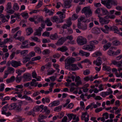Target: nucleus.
<instances>
[{"instance_id":"obj_1","label":"nucleus","mask_w":122,"mask_h":122,"mask_svg":"<svg viewBox=\"0 0 122 122\" xmlns=\"http://www.w3.org/2000/svg\"><path fill=\"white\" fill-rule=\"evenodd\" d=\"M82 13H84L87 17L91 16L92 12L89 7H86L83 8L81 11Z\"/></svg>"},{"instance_id":"obj_2","label":"nucleus","mask_w":122,"mask_h":122,"mask_svg":"<svg viewBox=\"0 0 122 122\" xmlns=\"http://www.w3.org/2000/svg\"><path fill=\"white\" fill-rule=\"evenodd\" d=\"M77 42L79 45H83L86 44L87 40L81 36H78L77 39Z\"/></svg>"},{"instance_id":"obj_3","label":"nucleus","mask_w":122,"mask_h":122,"mask_svg":"<svg viewBox=\"0 0 122 122\" xmlns=\"http://www.w3.org/2000/svg\"><path fill=\"white\" fill-rule=\"evenodd\" d=\"M71 18L70 17L66 21L67 24H65L61 27L63 29H67V27H70L72 24L71 22Z\"/></svg>"},{"instance_id":"obj_4","label":"nucleus","mask_w":122,"mask_h":122,"mask_svg":"<svg viewBox=\"0 0 122 122\" xmlns=\"http://www.w3.org/2000/svg\"><path fill=\"white\" fill-rule=\"evenodd\" d=\"M110 0H108L107 1L104 0L102 1L101 3L102 4L106 6L108 9H110L112 7V6L110 1Z\"/></svg>"},{"instance_id":"obj_5","label":"nucleus","mask_w":122,"mask_h":122,"mask_svg":"<svg viewBox=\"0 0 122 122\" xmlns=\"http://www.w3.org/2000/svg\"><path fill=\"white\" fill-rule=\"evenodd\" d=\"M11 65L12 66L15 68H16L19 66H20L21 64L20 61H17L14 60L11 61Z\"/></svg>"},{"instance_id":"obj_6","label":"nucleus","mask_w":122,"mask_h":122,"mask_svg":"<svg viewBox=\"0 0 122 122\" xmlns=\"http://www.w3.org/2000/svg\"><path fill=\"white\" fill-rule=\"evenodd\" d=\"M23 76L24 79V81H29L31 80V77L30 74L28 73H25L23 75Z\"/></svg>"},{"instance_id":"obj_7","label":"nucleus","mask_w":122,"mask_h":122,"mask_svg":"<svg viewBox=\"0 0 122 122\" xmlns=\"http://www.w3.org/2000/svg\"><path fill=\"white\" fill-rule=\"evenodd\" d=\"M66 40V39L64 37H62L58 40L57 42L55 43L56 45H62Z\"/></svg>"},{"instance_id":"obj_8","label":"nucleus","mask_w":122,"mask_h":122,"mask_svg":"<svg viewBox=\"0 0 122 122\" xmlns=\"http://www.w3.org/2000/svg\"><path fill=\"white\" fill-rule=\"evenodd\" d=\"M109 90L110 91L109 92H102L100 94L103 97H105L106 96L112 93L113 91L110 88L109 89Z\"/></svg>"},{"instance_id":"obj_9","label":"nucleus","mask_w":122,"mask_h":122,"mask_svg":"<svg viewBox=\"0 0 122 122\" xmlns=\"http://www.w3.org/2000/svg\"><path fill=\"white\" fill-rule=\"evenodd\" d=\"M93 63L94 64L96 63V65L98 66H100L102 63L101 58L100 57H98L96 61L95 60L93 61Z\"/></svg>"},{"instance_id":"obj_10","label":"nucleus","mask_w":122,"mask_h":122,"mask_svg":"<svg viewBox=\"0 0 122 122\" xmlns=\"http://www.w3.org/2000/svg\"><path fill=\"white\" fill-rule=\"evenodd\" d=\"M65 61H67V63L71 64L76 61V59L75 58L71 57L68 59H66Z\"/></svg>"},{"instance_id":"obj_11","label":"nucleus","mask_w":122,"mask_h":122,"mask_svg":"<svg viewBox=\"0 0 122 122\" xmlns=\"http://www.w3.org/2000/svg\"><path fill=\"white\" fill-rule=\"evenodd\" d=\"M42 30V28L40 27H39L38 29L36 30V31L35 32L34 34V36L37 35L38 36H40L41 35V31Z\"/></svg>"},{"instance_id":"obj_12","label":"nucleus","mask_w":122,"mask_h":122,"mask_svg":"<svg viewBox=\"0 0 122 122\" xmlns=\"http://www.w3.org/2000/svg\"><path fill=\"white\" fill-rule=\"evenodd\" d=\"M51 20L53 22H56L57 23H59V19L56 16H54L51 17Z\"/></svg>"},{"instance_id":"obj_13","label":"nucleus","mask_w":122,"mask_h":122,"mask_svg":"<svg viewBox=\"0 0 122 122\" xmlns=\"http://www.w3.org/2000/svg\"><path fill=\"white\" fill-rule=\"evenodd\" d=\"M68 50V48L66 46H62L61 47L58 48L57 49L58 51H60L62 52H65Z\"/></svg>"},{"instance_id":"obj_14","label":"nucleus","mask_w":122,"mask_h":122,"mask_svg":"<svg viewBox=\"0 0 122 122\" xmlns=\"http://www.w3.org/2000/svg\"><path fill=\"white\" fill-rule=\"evenodd\" d=\"M28 41H25L22 42V44L20 47L21 48H28Z\"/></svg>"},{"instance_id":"obj_15","label":"nucleus","mask_w":122,"mask_h":122,"mask_svg":"<svg viewBox=\"0 0 122 122\" xmlns=\"http://www.w3.org/2000/svg\"><path fill=\"white\" fill-rule=\"evenodd\" d=\"M72 0H66L64 2V5L66 8H69L70 7V4Z\"/></svg>"},{"instance_id":"obj_16","label":"nucleus","mask_w":122,"mask_h":122,"mask_svg":"<svg viewBox=\"0 0 122 122\" xmlns=\"http://www.w3.org/2000/svg\"><path fill=\"white\" fill-rule=\"evenodd\" d=\"M110 21L109 20H106L103 18L100 19L99 21L100 23L102 24H107L109 23Z\"/></svg>"},{"instance_id":"obj_17","label":"nucleus","mask_w":122,"mask_h":122,"mask_svg":"<svg viewBox=\"0 0 122 122\" xmlns=\"http://www.w3.org/2000/svg\"><path fill=\"white\" fill-rule=\"evenodd\" d=\"M9 106V104H7L6 105L4 106L2 108V114H5L6 113V112H5L8 109Z\"/></svg>"},{"instance_id":"obj_18","label":"nucleus","mask_w":122,"mask_h":122,"mask_svg":"<svg viewBox=\"0 0 122 122\" xmlns=\"http://www.w3.org/2000/svg\"><path fill=\"white\" fill-rule=\"evenodd\" d=\"M110 30H114V33H118L119 31L118 28L117 27L113 26L110 27Z\"/></svg>"},{"instance_id":"obj_19","label":"nucleus","mask_w":122,"mask_h":122,"mask_svg":"<svg viewBox=\"0 0 122 122\" xmlns=\"http://www.w3.org/2000/svg\"><path fill=\"white\" fill-rule=\"evenodd\" d=\"M15 80V77L14 76H12L10 78H8L6 80V82L9 83L14 82Z\"/></svg>"},{"instance_id":"obj_20","label":"nucleus","mask_w":122,"mask_h":122,"mask_svg":"<svg viewBox=\"0 0 122 122\" xmlns=\"http://www.w3.org/2000/svg\"><path fill=\"white\" fill-rule=\"evenodd\" d=\"M26 35L29 36L33 32V30L31 27L27 28L26 30Z\"/></svg>"},{"instance_id":"obj_21","label":"nucleus","mask_w":122,"mask_h":122,"mask_svg":"<svg viewBox=\"0 0 122 122\" xmlns=\"http://www.w3.org/2000/svg\"><path fill=\"white\" fill-rule=\"evenodd\" d=\"M71 66L72 67L71 68V70L72 71H74L79 69V68L77 66L76 64H71Z\"/></svg>"},{"instance_id":"obj_22","label":"nucleus","mask_w":122,"mask_h":122,"mask_svg":"<svg viewBox=\"0 0 122 122\" xmlns=\"http://www.w3.org/2000/svg\"><path fill=\"white\" fill-rule=\"evenodd\" d=\"M95 48V46L93 44H90V45H88V50L89 51L93 50Z\"/></svg>"},{"instance_id":"obj_23","label":"nucleus","mask_w":122,"mask_h":122,"mask_svg":"<svg viewBox=\"0 0 122 122\" xmlns=\"http://www.w3.org/2000/svg\"><path fill=\"white\" fill-rule=\"evenodd\" d=\"M16 107V104L15 103H13L8 106V108L9 110H11L14 109Z\"/></svg>"},{"instance_id":"obj_24","label":"nucleus","mask_w":122,"mask_h":122,"mask_svg":"<svg viewBox=\"0 0 122 122\" xmlns=\"http://www.w3.org/2000/svg\"><path fill=\"white\" fill-rule=\"evenodd\" d=\"M50 39L52 40H55L58 38V36L57 34L55 33L51 35L50 36Z\"/></svg>"},{"instance_id":"obj_25","label":"nucleus","mask_w":122,"mask_h":122,"mask_svg":"<svg viewBox=\"0 0 122 122\" xmlns=\"http://www.w3.org/2000/svg\"><path fill=\"white\" fill-rule=\"evenodd\" d=\"M45 22L46 24V25L47 26H50L52 25V22L50 21V20L48 18L45 20Z\"/></svg>"},{"instance_id":"obj_26","label":"nucleus","mask_w":122,"mask_h":122,"mask_svg":"<svg viewBox=\"0 0 122 122\" xmlns=\"http://www.w3.org/2000/svg\"><path fill=\"white\" fill-rule=\"evenodd\" d=\"M14 69L12 67H9L7 68V71H6L9 74L11 72H14Z\"/></svg>"},{"instance_id":"obj_27","label":"nucleus","mask_w":122,"mask_h":122,"mask_svg":"<svg viewBox=\"0 0 122 122\" xmlns=\"http://www.w3.org/2000/svg\"><path fill=\"white\" fill-rule=\"evenodd\" d=\"M67 62L65 61V68L66 69H69V70H71L70 67V66H71V64H69V63H67Z\"/></svg>"},{"instance_id":"obj_28","label":"nucleus","mask_w":122,"mask_h":122,"mask_svg":"<svg viewBox=\"0 0 122 122\" xmlns=\"http://www.w3.org/2000/svg\"><path fill=\"white\" fill-rule=\"evenodd\" d=\"M103 69L104 71H110L111 70L110 67L107 66H103Z\"/></svg>"},{"instance_id":"obj_29","label":"nucleus","mask_w":122,"mask_h":122,"mask_svg":"<svg viewBox=\"0 0 122 122\" xmlns=\"http://www.w3.org/2000/svg\"><path fill=\"white\" fill-rule=\"evenodd\" d=\"M39 117H40L38 118V121H40L41 120L46 118L47 117V116H45L43 115L40 114L39 115Z\"/></svg>"},{"instance_id":"obj_30","label":"nucleus","mask_w":122,"mask_h":122,"mask_svg":"<svg viewBox=\"0 0 122 122\" xmlns=\"http://www.w3.org/2000/svg\"><path fill=\"white\" fill-rule=\"evenodd\" d=\"M111 46V44L110 42H108L106 45H104L103 47L105 49V51H106L107 49L109 48Z\"/></svg>"},{"instance_id":"obj_31","label":"nucleus","mask_w":122,"mask_h":122,"mask_svg":"<svg viewBox=\"0 0 122 122\" xmlns=\"http://www.w3.org/2000/svg\"><path fill=\"white\" fill-rule=\"evenodd\" d=\"M32 40H33L34 41H37L38 42H40V39H38V38L35 36H32L30 37Z\"/></svg>"},{"instance_id":"obj_32","label":"nucleus","mask_w":122,"mask_h":122,"mask_svg":"<svg viewBox=\"0 0 122 122\" xmlns=\"http://www.w3.org/2000/svg\"><path fill=\"white\" fill-rule=\"evenodd\" d=\"M28 14L27 13L24 12L21 14V15L24 18L26 19L28 17Z\"/></svg>"},{"instance_id":"obj_33","label":"nucleus","mask_w":122,"mask_h":122,"mask_svg":"<svg viewBox=\"0 0 122 122\" xmlns=\"http://www.w3.org/2000/svg\"><path fill=\"white\" fill-rule=\"evenodd\" d=\"M13 9L16 10H18L19 9V7L17 3H14L13 6Z\"/></svg>"},{"instance_id":"obj_34","label":"nucleus","mask_w":122,"mask_h":122,"mask_svg":"<svg viewBox=\"0 0 122 122\" xmlns=\"http://www.w3.org/2000/svg\"><path fill=\"white\" fill-rule=\"evenodd\" d=\"M21 106L20 104H19L16 106V111L17 112H18L20 111L21 109Z\"/></svg>"},{"instance_id":"obj_35","label":"nucleus","mask_w":122,"mask_h":122,"mask_svg":"<svg viewBox=\"0 0 122 122\" xmlns=\"http://www.w3.org/2000/svg\"><path fill=\"white\" fill-rule=\"evenodd\" d=\"M113 44L114 45L118 46L121 44V42L118 40H115L113 42Z\"/></svg>"},{"instance_id":"obj_36","label":"nucleus","mask_w":122,"mask_h":122,"mask_svg":"<svg viewBox=\"0 0 122 122\" xmlns=\"http://www.w3.org/2000/svg\"><path fill=\"white\" fill-rule=\"evenodd\" d=\"M110 1L112 5H114L117 6V2L116 0H110Z\"/></svg>"},{"instance_id":"obj_37","label":"nucleus","mask_w":122,"mask_h":122,"mask_svg":"<svg viewBox=\"0 0 122 122\" xmlns=\"http://www.w3.org/2000/svg\"><path fill=\"white\" fill-rule=\"evenodd\" d=\"M34 50L35 52H37L39 54H40L41 53V49L39 47H35Z\"/></svg>"},{"instance_id":"obj_38","label":"nucleus","mask_w":122,"mask_h":122,"mask_svg":"<svg viewBox=\"0 0 122 122\" xmlns=\"http://www.w3.org/2000/svg\"><path fill=\"white\" fill-rule=\"evenodd\" d=\"M94 32L96 34H98L100 33V30L99 28H97L93 30Z\"/></svg>"},{"instance_id":"obj_39","label":"nucleus","mask_w":122,"mask_h":122,"mask_svg":"<svg viewBox=\"0 0 122 122\" xmlns=\"http://www.w3.org/2000/svg\"><path fill=\"white\" fill-rule=\"evenodd\" d=\"M22 98H25L26 100L29 101L30 100L31 102H33V101L32 100L30 97H28L26 95H24L22 97Z\"/></svg>"},{"instance_id":"obj_40","label":"nucleus","mask_w":122,"mask_h":122,"mask_svg":"<svg viewBox=\"0 0 122 122\" xmlns=\"http://www.w3.org/2000/svg\"><path fill=\"white\" fill-rule=\"evenodd\" d=\"M17 76L16 79V81L17 83H19L21 81L22 77L21 76Z\"/></svg>"},{"instance_id":"obj_41","label":"nucleus","mask_w":122,"mask_h":122,"mask_svg":"<svg viewBox=\"0 0 122 122\" xmlns=\"http://www.w3.org/2000/svg\"><path fill=\"white\" fill-rule=\"evenodd\" d=\"M55 71H56L54 70H47L48 73L47 74V75H51L54 73Z\"/></svg>"},{"instance_id":"obj_42","label":"nucleus","mask_w":122,"mask_h":122,"mask_svg":"<svg viewBox=\"0 0 122 122\" xmlns=\"http://www.w3.org/2000/svg\"><path fill=\"white\" fill-rule=\"evenodd\" d=\"M38 83V82H30V85L31 86H34L35 87H36L37 86Z\"/></svg>"},{"instance_id":"obj_43","label":"nucleus","mask_w":122,"mask_h":122,"mask_svg":"<svg viewBox=\"0 0 122 122\" xmlns=\"http://www.w3.org/2000/svg\"><path fill=\"white\" fill-rule=\"evenodd\" d=\"M53 104L54 106H57L60 104V101H54L53 102Z\"/></svg>"},{"instance_id":"obj_44","label":"nucleus","mask_w":122,"mask_h":122,"mask_svg":"<svg viewBox=\"0 0 122 122\" xmlns=\"http://www.w3.org/2000/svg\"><path fill=\"white\" fill-rule=\"evenodd\" d=\"M16 73L18 74L17 76H20L21 74L23 72L22 70H20L19 69H17L16 71Z\"/></svg>"},{"instance_id":"obj_45","label":"nucleus","mask_w":122,"mask_h":122,"mask_svg":"<svg viewBox=\"0 0 122 122\" xmlns=\"http://www.w3.org/2000/svg\"><path fill=\"white\" fill-rule=\"evenodd\" d=\"M98 41L97 40H94L90 41L89 43L90 44H97L98 43Z\"/></svg>"},{"instance_id":"obj_46","label":"nucleus","mask_w":122,"mask_h":122,"mask_svg":"<svg viewBox=\"0 0 122 122\" xmlns=\"http://www.w3.org/2000/svg\"><path fill=\"white\" fill-rule=\"evenodd\" d=\"M11 7V2L8 3L6 5V10H8L10 9Z\"/></svg>"},{"instance_id":"obj_47","label":"nucleus","mask_w":122,"mask_h":122,"mask_svg":"<svg viewBox=\"0 0 122 122\" xmlns=\"http://www.w3.org/2000/svg\"><path fill=\"white\" fill-rule=\"evenodd\" d=\"M50 32L47 31H45L42 34V36H46L49 37L50 36Z\"/></svg>"},{"instance_id":"obj_48","label":"nucleus","mask_w":122,"mask_h":122,"mask_svg":"<svg viewBox=\"0 0 122 122\" xmlns=\"http://www.w3.org/2000/svg\"><path fill=\"white\" fill-rule=\"evenodd\" d=\"M40 110V107L38 106H36L33 109V111H39Z\"/></svg>"},{"instance_id":"obj_49","label":"nucleus","mask_w":122,"mask_h":122,"mask_svg":"<svg viewBox=\"0 0 122 122\" xmlns=\"http://www.w3.org/2000/svg\"><path fill=\"white\" fill-rule=\"evenodd\" d=\"M50 51L49 50L47 49L46 50H44L42 52V53L43 55H46L50 53Z\"/></svg>"},{"instance_id":"obj_50","label":"nucleus","mask_w":122,"mask_h":122,"mask_svg":"<svg viewBox=\"0 0 122 122\" xmlns=\"http://www.w3.org/2000/svg\"><path fill=\"white\" fill-rule=\"evenodd\" d=\"M102 12L103 15H106L108 14L109 12L107 10H104L103 9V8L102 9Z\"/></svg>"},{"instance_id":"obj_51","label":"nucleus","mask_w":122,"mask_h":122,"mask_svg":"<svg viewBox=\"0 0 122 122\" xmlns=\"http://www.w3.org/2000/svg\"><path fill=\"white\" fill-rule=\"evenodd\" d=\"M44 111L47 114L49 113L50 112V111L49 109H47V107L45 106L44 108Z\"/></svg>"},{"instance_id":"obj_52","label":"nucleus","mask_w":122,"mask_h":122,"mask_svg":"<svg viewBox=\"0 0 122 122\" xmlns=\"http://www.w3.org/2000/svg\"><path fill=\"white\" fill-rule=\"evenodd\" d=\"M78 17V16L77 15L74 14L72 15L71 18L72 19V20H74L76 19Z\"/></svg>"},{"instance_id":"obj_53","label":"nucleus","mask_w":122,"mask_h":122,"mask_svg":"<svg viewBox=\"0 0 122 122\" xmlns=\"http://www.w3.org/2000/svg\"><path fill=\"white\" fill-rule=\"evenodd\" d=\"M87 25L86 24H85L81 26V29L83 30H84L87 29Z\"/></svg>"},{"instance_id":"obj_54","label":"nucleus","mask_w":122,"mask_h":122,"mask_svg":"<svg viewBox=\"0 0 122 122\" xmlns=\"http://www.w3.org/2000/svg\"><path fill=\"white\" fill-rule=\"evenodd\" d=\"M61 55L59 53H56L53 56V57L54 58H58Z\"/></svg>"},{"instance_id":"obj_55","label":"nucleus","mask_w":122,"mask_h":122,"mask_svg":"<svg viewBox=\"0 0 122 122\" xmlns=\"http://www.w3.org/2000/svg\"><path fill=\"white\" fill-rule=\"evenodd\" d=\"M42 2L41 1H40L39 3L37 5V6L36 7V9H38L42 5Z\"/></svg>"},{"instance_id":"obj_56","label":"nucleus","mask_w":122,"mask_h":122,"mask_svg":"<svg viewBox=\"0 0 122 122\" xmlns=\"http://www.w3.org/2000/svg\"><path fill=\"white\" fill-rule=\"evenodd\" d=\"M107 54L109 55L112 56L114 54V52L112 50H110L108 51Z\"/></svg>"},{"instance_id":"obj_57","label":"nucleus","mask_w":122,"mask_h":122,"mask_svg":"<svg viewBox=\"0 0 122 122\" xmlns=\"http://www.w3.org/2000/svg\"><path fill=\"white\" fill-rule=\"evenodd\" d=\"M62 107V106H60L58 107H56L55 108L54 110V111H59L60 110H61Z\"/></svg>"},{"instance_id":"obj_58","label":"nucleus","mask_w":122,"mask_h":122,"mask_svg":"<svg viewBox=\"0 0 122 122\" xmlns=\"http://www.w3.org/2000/svg\"><path fill=\"white\" fill-rule=\"evenodd\" d=\"M65 13V12H63V13L60 15L59 16L60 17V18L61 19H63L65 17V15L64 14Z\"/></svg>"},{"instance_id":"obj_59","label":"nucleus","mask_w":122,"mask_h":122,"mask_svg":"<svg viewBox=\"0 0 122 122\" xmlns=\"http://www.w3.org/2000/svg\"><path fill=\"white\" fill-rule=\"evenodd\" d=\"M90 73V71L88 70H86L84 71L83 74L84 75H87L89 74Z\"/></svg>"},{"instance_id":"obj_60","label":"nucleus","mask_w":122,"mask_h":122,"mask_svg":"<svg viewBox=\"0 0 122 122\" xmlns=\"http://www.w3.org/2000/svg\"><path fill=\"white\" fill-rule=\"evenodd\" d=\"M116 65L118 67H119L120 66H122V61H117V64Z\"/></svg>"},{"instance_id":"obj_61","label":"nucleus","mask_w":122,"mask_h":122,"mask_svg":"<svg viewBox=\"0 0 122 122\" xmlns=\"http://www.w3.org/2000/svg\"><path fill=\"white\" fill-rule=\"evenodd\" d=\"M35 55V53L33 52H30L29 54V56L31 57L34 56Z\"/></svg>"},{"instance_id":"obj_62","label":"nucleus","mask_w":122,"mask_h":122,"mask_svg":"<svg viewBox=\"0 0 122 122\" xmlns=\"http://www.w3.org/2000/svg\"><path fill=\"white\" fill-rule=\"evenodd\" d=\"M17 39L21 41H22L24 40V38L23 37H18L17 38Z\"/></svg>"},{"instance_id":"obj_63","label":"nucleus","mask_w":122,"mask_h":122,"mask_svg":"<svg viewBox=\"0 0 122 122\" xmlns=\"http://www.w3.org/2000/svg\"><path fill=\"white\" fill-rule=\"evenodd\" d=\"M39 10H33L30 12V14L31 15L33 13H36L37 12H39Z\"/></svg>"},{"instance_id":"obj_64","label":"nucleus","mask_w":122,"mask_h":122,"mask_svg":"<svg viewBox=\"0 0 122 122\" xmlns=\"http://www.w3.org/2000/svg\"><path fill=\"white\" fill-rule=\"evenodd\" d=\"M20 28L19 27H18L16 28L13 29L12 30V32L13 33H15L16 31H17Z\"/></svg>"}]
</instances>
